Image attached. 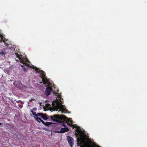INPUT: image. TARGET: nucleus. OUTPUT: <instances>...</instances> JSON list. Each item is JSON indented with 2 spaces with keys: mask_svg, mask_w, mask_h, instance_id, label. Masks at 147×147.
Listing matches in <instances>:
<instances>
[{
  "mask_svg": "<svg viewBox=\"0 0 147 147\" xmlns=\"http://www.w3.org/2000/svg\"><path fill=\"white\" fill-rule=\"evenodd\" d=\"M67 140L70 146L72 147L74 145V139L73 138L69 136L67 137Z\"/></svg>",
  "mask_w": 147,
  "mask_h": 147,
  "instance_id": "nucleus-7",
  "label": "nucleus"
},
{
  "mask_svg": "<svg viewBox=\"0 0 147 147\" xmlns=\"http://www.w3.org/2000/svg\"><path fill=\"white\" fill-rule=\"evenodd\" d=\"M62 104L61 102L56 103V105L55 106L56 107L57 110L59 109L63 113H66L67 110L66 109L65 107Z\"/></svg>",
  "mask_w": 147,
  "mask_h": 147,
  "instance_id": "nucleus-5",
  "label": "nucleus"
},
{
  "mask_svg": "<svg viewBox=\"0 0 147 147\" xmlns=\"http://www.w3.org/2000/svg\"><path fill=\"white\" fill-rule=\"evenodd\" d=\"M2 123H0V125H1L2 124Z\"/></svg>",
  "mask_w": 147,
  "mask_h": 147,
  "instance_id": "nucleus-23",
  "label": "nucleus"
},
{
  "mask_svg": "<svg viewBox=\"0 0 147 147\" xmlns=\"http://www.w3.org/2000/svg\"><path fill=\"white\" fill-rule=\"evenodd\" d=\"M69 131V129L68 127H65L62 128L61 129V130L60 131H55V133H64L65 132L68 131Z\"/></svg>",
  "mask_w": 147,
  "mask_h": 147,
  "instance_id": "nucleus-8",
  "label": "nucleus"
},
{
  "mask_svg": "<svg viewBox=\"0 0 147 147\" xmlns=\"http://www.w3.org/2000/svg\"><path fill=\"white\" fill-rule=\"evenodd\" d=\"M55 94H57H57H58V95H57L58 97L57 98H59V100H57L56 101L57 102L56 103H63V102H62V101L61 100V98L62 97V95L61 94H59V93H58L57 92L56 93H55ZM63 99L62 98V100H63Z\"/></svg>",
  "mask_w": 147,
  "mask_h": 147,
  "instance_id": "nucleus-9",
  "label": "nucleus"
},
{
  "mask_svg": "<svg viewBox=\"0 0 147 147\" xmlns=\"http://www.w3.org/2000/svg\"><path fill=\"white\" fill-rule=\"evenodd\" d=\"M22 108V107H21V106H20V108Z\"/></svg>",
  "mask_w": 147,
  "mask_h": 147,
  "instance_id": "nucleus-25",
  "label": "nucleus"
},
{
  "mask_svg": "<svg viewBox=\"0 0 147 147\" xmlns=\"http://www.w3.org/2000/svg\"><path fill=\"white\" fill-rule=\"evenodd\" d=\"M52 88L50 87H48L46 88L45 91V95L48 96L50 94L51 91L52 90Z\"/></svg>",
  "mask_w": 147,
  "mask_h": 147,
  "instance_id": "nucleus-10",
  "label": "nucleus"
},
{
  "mask_svg": "<svg viewBox=\"0 0 147 147\" xmlns=\"http://www.w3.org/2000/svg\"><path fill=\"white\" fill-rule=\"evenodd\" d=\"M53 124V123H52L51 122H45V125L46 126L49 127L52 124Z\"/></svg>",
  "mask_w": 147,
  "mask_h": 147,
  "instance_id": "nucleus-15",
  "label": "nucleus"
},
{
  "mask_svg": "<svg viewBox=\"0 0 147 147\" xmlns=\"http://www.w3.org/2000/svg\"><path fill=\"white\" fill-rule=\"evenodd\" d=\"M6 53L5 51H1L0 52V55L2 57L5 56Z\"/></svg>",
  "mask_w": 147,
  "mask_h": 147,
  "instance_id": "nucleus-16",
  "label": "nucleus"
},
{
  "mask_svg": "<svg viewBox=\"0 0 147 147\" xmlns=\"http://www.w3.org/2000/svg\"><path fill=\"white\" fill-rule=\"evenodd\" d=\"M33 68L34 69H35L36 72H38L39 73L40 72V71H42L41 70H40L39 68H37L36 67H34Z\"/></svg>",
  "mask_w": 147,
  "mask_h": 147,
  "instance_id": "nucleus-14",
  "label": "nucleus"
},
{
  "mask_svg": "<svg viewBox=\"0 0 147 147\" xmlns=\"http://www.w3.org/2000/svg\"><path fill=\"white\" fill-rule=\"evenodd\" d=\"M77 132V134L80 136V137H78L77 138V144L78 146H81L80 147H81L83 145H84L85 142L87 141H85L86 139V136L82 134V130L80 129V127H76ZM90 140L89 139H88V141Z\"/></svg>",
  "mask_w": 147,
  "mask_h": 147,
  "instance_id": "nucleus-1",
  "label": "nucleus"
},
{
  "mask_svg": "<svg viewBox=\"0 0 147 147\" xmlns=\"http://www.w3.org/2000/svg\"><path fill=\"white\" fill-rule=\"evenodd\" d=\"M36 120L38 121L39 122H40V121L42 120V119L38 117H35Z\"/></svg>",
  "mask_w": 147,
  "mask_h": 147,
  "instance_id": "nucleus-17",
  "label": "nucleus"
},
{
  "mask_svg": "<svg viewBox=\"0 0 147 147\" xmlns=\"http://www.w3.org/2000/svg\"><path fill=\"white\" fill-rule=\"evenodd\" d=\"M40 78H42L43 83L45 84H49V80L47 78V77L45 74V72L43 71H41L40 73Z\"/></svg>",
  "mask_w": 147,
  "mask_h": 147,
  "instance_id": "nucleus-4",
  "label": "nucleus"
},
{
  "mask_svg": "<svg viewBox=\"0 0 147 147\" xmlns=\"http://www.w3.org/2000/svg\"><path fill=\"white\" fill-rule=\"evenodd\" d=\"M53 106H55V104H53Z\"/></svg>",
  "mask_w": 147,
  "mask_h": 147,
  "instance_id": "nucleus-22",
  "label": "nucleus"
},
{
  "mask_svg": "<svg viewBox=\"0 0 147 147\" xmlns=\"http://www.w3.org/2000/svg\"><path fill=\"white\" fill-rule=\"evenodd\" d=\"M4 125L7 128L8 130H11V129H13L14 127L13 125L10 122L9 123H6Z\"/></svg>",
  "mask_w": 147,
  "mask_h": 147,
  "instance_id": "nucleus-11",
  "label": "nucleus"
},
{
  "mask_svg": "<svg viewBox=\"0 0 147 147\" xmlns=\"http://www.w3.org/2000/svg\"><path fill=\"white\" fill-rule=\"evenodd\" d=\"M22 108V107H21V106H20V108Z\"/></svg>",
  "mask_w": 147,
  "mask_h": 147,
  "instance_id": "nucleus-26",
  "label": "nucleus"
},
{
  "mask_svg": "<svg viewBox=\"0 0 147 147\" xmlns=\"http://www.w3.org/2000/svg\"><path fill=\"white\" fill-rule=\"evenodd\" d=\"M31 111L32 113V114L34 115L35 117H36V113L35 112H34L33 111L31 110Z\"/></svg>",
  "mask_w": 147,
  "mask_h": 147,
  "instance_id": "nucleus-19",
  "label": "nucleus"
},
{
  "mask_svg": "<svg viewBox=\"0 0 147 147\" xmlns=\"http://www.w3.org/2000/svg\"><path fill=\"white\" fill-rule=\"evenodd\" d=\"M16 61H18V60H16Z\"/></svg>",
  "mask_w": 147,
  "mask_h": 147,
  "instance_id": "nucleus-24",
  "label": "nucleus"
},
{
  "mask_svg": "<svg viewBox=\"0 0 147 147\" xmlns=\"http://www.w3.org/2000/svg\"><path fill=\"white\" fill-rule=\"evenodd\" d=\"M70 122L71 123V121H70Z\"/></svg>",
  "mask_w": 147,
  "mask_h": 147,
  "instance_id": "nucleus-27",
  "label": "nucleus"
},
{
  "mask_svg": "<svg viewBox=\"0 0 147 147\" xmlns=\"http://www.w3.org/2000/svg\"><path fill=\"white\" fill-rule=\"evenodd\" d=\"M42 113H38L36 114V117H38V116H40V117H41V116L42 115Z\"/></svg>",
  "mask_w": 147,
  "mask_h": 147,
  "instance_id": "nucleus-18",
  "label": "nucleus"
},
{
  "mask_svg": "<svg viewBox=\"0 0 147 147\" xmlns=\"http://www.w3.org/2000/svg\"><path fill=\"white\" fill-rule=\"evenodd\" d=\"M3 37L0 34V42L2 41H3L4 43L5 44V45L6 46H8V44L7 43H6L5 41L3 40Z\"/></svg>",
  "mask_w": 147,
  "mask_h": 147,
  "instance_id": "nucleus-13",
  "label": "nucleus"
},
{
  "mask_svg": "<svg viewBox=\"0 0 147 147\" xmlns=\"http://www.w3.org/2000/svg\"><path fill=\"white\" fill-rule=\"evenodd\" d=\"M81 147H100L94 144L93 142L90 140L86 142Z\"/></svg>",
  "mask_w": 147,
  "mask_h": 147,
  "instance_id": "nucleus-6",
  "label": "nucleus"
},
{
  "mask_svg": "<svg viewBox=\"0 0 147 147\" xmlns=\"http://www.w3.org/2000/svg\"><path fill=\"white\" fill-rule=\"evenodd\" d=\"M15 55L16 57L19 59V60H20V61L21 62V63L24 65H21L24 71H26L28 67H30V68L32 67L30 66V62L27 58H24L23 57L22 55L18 54V53H16Z\"/></svg>",
  "mask_w": 147,
  "mask_h": 147,
  "instance_id": "nucleus-2",
  "label": "nucleus"
},
{
  "mask_svg": "<svg viewBox=\"0 0 147 147\" xmlns=\"http://www.w3.org/2000/svg\"><path fill=\"white\" fill-rule=\"evenodd\" d=\"M48 115L42 113L41 116V117L44 120H47L49 119V118L47 117Z\"/></svg>",
  "mask_w": 147,
  "mask_h": 147,
  "instance_id": "nucleus-12",
  "label": "nucleus"
},
{
  "mask_svg": "<svg viewBox=\"0 0 147 147\" xmlns=\"http://www.w3.org/2000/svg\"><path fill=\"white\" fill-rule=\"evenodd\" d=\"M40 122H42L43 124L45 125V122H44V121H43L42 119V120L40 121Z\"/></svg>",
  "mask_w": 147,
  "mask_h": 147,
  "instance_id": "nucleus-20",
  "label": "nucleus"
},
{
  "mask_svg": "<svg viewBox=\"0 0 147 147\" xmlns=\"http://www.w3.org/2000/svg\"><path fill=\"white\" fill-rule=\"evenodd\" d=\"M50 117L52 120L57 123H60L65 127H66L64 123L65 119L64 117L63 116L56 115L53 116H50Z\"/></svg>",
  "mask_w": 147,
  "mask_h": 147,
  "instance_id": "nucleus-3",
  "label": "nucleus"
},
{
  "mask_svg": "<svg viewBox=\"0 0 147 147\" xmlns=\"http://www.w3.org/2000/svg\"><path fill=\"white\" fill-rule=\"evenodd\" d=\"M35 100V99H33V98H31L30 100L29 101L30 102H31L32 101Z\"/></svg>",
  "mask_w": 147,
  "mask_h": 147,
  "instance_id": "nucleus-21",
  "label": "nucleus"
}]
</instances>
